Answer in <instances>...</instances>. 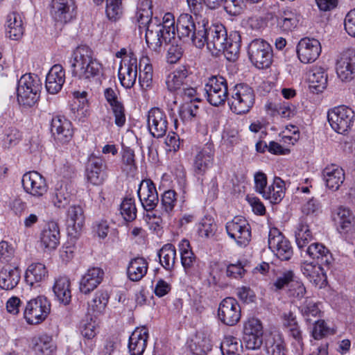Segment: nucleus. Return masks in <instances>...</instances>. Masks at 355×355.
Segmentation results:
<instances>
[{"mask_svg":"<svg viewBox=\"0 0 355 355\" xmlns=\"http://www.w3.org/2000/svg\"><path fill=\"white\" fill-rule=\"evenodd\" d=\"M199 28L196 42L197 48L202 49L206 44L212 54L222 52L229 61H235L238 58L241 42L238 32H232L228 35L222 24L209 23L206 18L202 19V26Z\"/></svg>","mask_w":355,"mask_h":355,"instance_id":"1","label":"nucleus"},{"mask_svg":"<svg viewBox=\"0 0 355 355\" xmlns=\"http://www.w3.org/2000/svg\"><path fill=\"white\" fill-rule=\"evenodd\" d=\"M68 71L71 76L78 80H90L98 76L103 69L102 64L95 58L91 49L85 45L76 47L69 60Z\"/></svg>","mask_w":355,"mask_h":355,"instance_id":"2","label":"nucleus"},{"mask_svg":"<svg viewBox=\"0 0 355 355\" xmlns=\"http://www.w3.org/2000/svg\"><path fill=\"white\" fill-rule=\"evenodd\" d=\"M155 23L151 25L146 33V42L148 47L155 51L159 52L163 44H168L175 40L176 26L174 15L166 12L162 22H159L158 18L155 17Z\"/></svg>","mask_w":355,"mask_h":355,"instance_id":"3","label":"nucleus"},{"mask_svg":"<svg viewBox=\"0 0 355 355\" xmlns=\"http://www.w3.org/2000/svg\"><path fill=\"white\" fill-rule=\"evenodd\" d=\"M41 83L36 75L24 74L17 82V98L19 105L31 107L40 98Z\"/></svg>","mask_w":355,"mask_h":355,"instance_id":"4","label":"nucleus"},{"mask_svg":"<svg viewBox=\"0 0 355 355\" xmlns=\"http://www.w3.org/2000/svg\"><path fill=\"white\" fill-rule=\"evenodd\" d=\"M327 119L335 132L345 135L354 125L355 114L352 108L346 105H338L328 110Z\"/></svg>","mask_w":355,"mask_h":355,"instance_id":"5","label":"nucleus"},{"mask_svg":"<svg viewBox=\"0 0 355 355\" xmlns=\"http://www.w3.org/2000/svg\"><path fill=\"white\" fill-rule=\"evenodd\" d=\"M254 103L253 89L246 84H238L232 91L229 104L231 110L236 114L248 112Z\"/></svg>","mask_w":355,"mask_h":355,"instance_id":"6","label":"nucleus"},{"mask_svg":"<svg viewBox=\"0 0 355 355\" xmlns=\"http://www.w3.org/2000/svg\"><path fill=\"white\" fill-rule=\"evenodd\" d=\"M250 60L258 69H267L272 62L273 53L270 44L263 39H254L248 47Z\"/></svg>","mask_w":355,"mask_h":355,"instance_id":"7","label":"nucleus"},{"mask_svg":"<svg viewBox=\"0 0 355 355\" xmlns=\"http://www.w3.org/2000/svg\"><path fill=\"white\" fill-rule=\"evenodd\" d=\"M50 311V302L45 296L40 295L26 302L23 313L28 324H38L46 320Z\"/></svg>","mask_w":355,"mask_h":355,"instance_id":"8","label":"nucleus"},{"mask_svg":"<svg viewBox=\"0 0 355 355\" xmlns=\"http://www.w3.org/2000/svg\"><path fill=\"white\" fill-rule=\"evenodd\" d=\"M207 101L213 106L223 105L228 96L227 83L225 78L215 76L209 78L204 87Z\"/></svg>","mask_w":355,"mask_h":355,"instance_id":"9","label":"nucleus"},{"mask_svg":"<svg viewBox=\"0 0 355 355\" xmlns=\"http://www.w3.org/2000/svg\"><path fill=\"white\" fill-rule=\"evenodd\" d=\"M214 160V148L212 144L207 143L200 148L193 159V169L198 180H200L202 189L204 191L202 177L212 167Z\"/></svg>","mask_w":355,"mask_h":355,"instance_id":"10","label":"nucleus"},{"mask_svg":"<svg viewBox=\"0 0 355 355\" xmlns=\"http://www.w3.org/2000/svg\"><path fill=\"white\" fill-rule=\"evenodd\" d=\"M218 320L226 326H234L241 319V309L234 297H225L219 304L217 311Z\"/></svg>","mask_w":355,"mask_h":355,"instance_id":"11","label":"nucleus"},{"mask_svg":"<svg viewBox=\"0 0 355 355\" xmlns=\"http://www.w3.org/2000/svg\"><path fill=\"white\" fill-rule=\"evenodd\" d=\"M268 248L282 261H288L293 256V251L290 241L276 227L270 229L268 233Z\"/></svg>","mask_w":355,"mask_h":355,"instance_id":"12","label":"nucleus"},{"mask_svg":"<svg viewBox=\"0 0 355 355\" xmlns=\"http://www.w3.org/2000/svg\"><path fill=\"white\" fill-rule=\"evenodd\" d=\"M197 21L195 22L193 17L188 13L181 14L177 21L176 34L178 37L184 41L191 40L193 45L196 46L197 32L202 26V18L198 19L196 17Z\"/></svg>","mask_w":355,"mask_h":355,"instance_id":"13","label":"nucleus"},{"mask_svg":"<svg viewBox=\"0 0 355 355\" xmlns=\"http://www.w3.org/2000/svg\"><path fill=\"white\" fill-rule=\"evenodd\" d=\"M225 229L228 236L240 245H247L251 240V227L245 218L235 216L227 222Z\"/></svg>","mask_w":355,"mask_h":355,"instance_id":"14","label":"nucleus"},{"mask_svg":"<svg viewBox=\"0 0 355 355\" xmlns=\"http://www.w3.org/2000/svg\"><path fill=\"white\" fill-rule=\"evenodd\" d=\"M321 51L320 42L314 38H302L296 46L297 58L304 64L315 62L320 55Z\"/></svg>","mask_w":355,"mask_h":355,"instance_id":"15","label":"nucleus"},{"mask_svg":"<svg viewBox=\"0 0 355 355\" xmlns=\"http://www.w3.org/2000/svg\"><path fill=\"white\" fill-rule=\"evenodd\" d=\"M147 125L150 135L155 138H162L166 135L168 122L165 112L159 107H153L147 116Z\"/></svg>","mask_w":355,"mask_h":355,"instance_id":"16","label":"nucleus"},{"mask_svg":"<svg viewBox=\"0 0 355 355\" xmlns=\"http://www.w3.org/2000/svg\"><path fill=\"white\" fill-rule=\"evenodd\" d=\"M118 76L121 85L125 89L134 86L137 77V59L134 55H125L122 59Z\"/></svg>","mask_w":355,"mask_h":355,"instance_id":"17","label":"nucleus"},{"mask_svg":"<svg viewBox=\"0 0 355 355\" xmlns=\"http://www.w3.org/2000/svg\"><path fill=\"white\" fill-rule=\"evenodd\" d=\"M181 263L187 275L198 277L200 275L201 262L191 250L190 243L187 240H182L179 244Z\"/></svg>","mask_w":355,"mask_h":355,"instance_id":"18","label":"nucleus"},{"mask_svg":"<svg viewBox=\"0 0 355 355\" xmlns=\"http://www.w3.org/2000/svg\"><path fill=\"white\" fill-rule=\"evenodd\" d=\"M137 195L142 207L146 211H153L157 207L159 202L158 193L151 180L148 179L141 182Z\"/></svg>","mask_w":355,"mask_h":355,"instance_id":"19","label":"nucleus"},{"mask_svg":"<svg viewBox=\"0 0 355 355\" xmlns=\"http://www.w3.org/2000/svg\"><path fill=\"white\" fill-rule=\"evenodd\" d=\"M21 182L26 192L33 196H42L47 191L45 179L36 171L26 173L22 177Z\"/></svg>","mask_w":355,"mask_h":355,"instance_id":"20","label":"nucleus"},{"mask_svg":"<svg viewBox=\"0 0 355 355\" xmlns=\"http://www.w3.org/2000/svg\"><path fill=\"white\" fill-rule=\"evenodd\" d=\"M85 220L83 207L80 205H71L68 209V237L73 242L81 231Z\"/></svg>","mask_w":355,"mask_h":355,"instance_id":"21","label":"nucleus"},{"mask_svg":"<svg viewBox=\"0 0 355 355\" xmlns=\"http://www.w3.org/2000/svg\"><path fill=\"white\" fill-rule=\"evenodd\" d=\"M332 218L340 234L348 233L355 225L354 215L345 207L340 206L336 209L332 213Z\"/></svg>","mask_w":355,"mask_h":355,"instance_id":"22","label":"nucleus"},{"mask_svg":"<svg viewBox=\"0 0 355 355\" xmlns=\"http://www.w3.org/2000/svg\"><path fill=\"white\" fill-rule=\"evenodd\" d=\"M105 170L106 164L102 158L90 157L86 169L88 181L94 185L102 184L107 178Z\"/></svg>","mask_w":355,"mask_h":355,"instance_id":"23","label":"nucleus"},{"mask_svg":"<svg viewBox=\"0 0 355 355\" xmlns=\"http://www.w3.org/2000/svg\"><path fill=\"white\" fill-rule=\"evenodd\" d=\"M311 259L315 260V263L324 265L327 269H329L334 263V259L330 250L322 243H313L309 245L305 250Z\"/></svg>","mask_w":355,"mask_h":355,"instance_id":"24","label":"nucleus"},{"mask_svg":"<svg viewBox=\"0 0 355 355\" xmlns=\"http://www.w3.org/2000/svg\"><path fill=\"white\" fill-rule=\"evenodd\" d=\"M65 82V71L60 64L53 65L46 77V91L51 94L58 93Z\"/></svg>","mask_w":355,"mask_h":355,"instance_id":"25","label":"nucleus"},{"mask_svg":"<svg viewBox=\"0 0 355 355\" xmlns=\"http://www.w3.org/2000/svg\"><path fill=\"white\" fill-rule=\"evenodd\" d=\"M322 174L327 187L332 191H337L345 180L343 169L336 164L327 165Z\"/></svg>","mask_w":355,"mask_h":355,"instance_id":"26","label":"nucleus"},{"mask_svg":"<svg viewBox=\"0 0 355 355\" xmlns=\"http://www.w3.org/2000/svg\"><path fill=\"white\" fill-rule=\"evenodd\" d=\"M336 73L343 81L352 78V74L355 73L354 49H349L343 53L337 63Z\"/></svg>","mask_w":355,"mask_h":355,"instance_id":"27","label":"nucleus"},{"mask_svg":"<svg viewBox=\"0 0 355 355\" xmlns=\"http://www.w3.org/2000/svg\"><path fill=\"white\" fill-rule=\"evenodd\" d=\"M188 83L189 71L185 66L177 68L166 79V87L171 92L178 93L184 86H188Z\"/></svg>","mask_w":355,"mask_h":355,"instance_id":"28","label":"nucleus"},{"mask_svg":"<svg viewBox=\"0 0 355 355\" xmlns=\"http://www.w3.org/2000/svg\"><path fill=\"white\" fill-rule=\"evenodd\" d=\"M104 272L98 267L89 268L80 283L81 293L87 294L94 291L102 282Z\"/></svg>","mask_w":355,"mask_h":355,"instance_id":"29","label":"nucleus"},{"mask_svg":"<svg viewBox=\"0 0 355 355\" xmlns=\"http://www.w3.org/2000/svg\"><path fill=\"white\" fill-rule=\"evenodd\" d=\"M311 220L307 216H302L295 231V241L300 249H303L313 239V234L310 228Z\"/></svg>","mask_w":355,"mask_h":355,"instance_id":"30","label":"nucleus"},{"mask_svg":"<svg viewBox=\"0 0 355 355\" xmlns=\"http://www.w3.org/2000/svg\"><path fill=\"white\" fill-rule=\"evenodd\" d=\"M148 338L146 328L135 330L129 338L128 349L130 355H142L146 347Z\"/></svg>","mask_w":355,"mask_h":355,"instance_id":"31","label":"nucleus"},{"mask_svg":"<svg viewBox=\"0 0 355 355\" xmlns=\"http://www.w3.org/2000/svg\"><path fill=\"white\" fill-rule=\"evenodd\" d=\"M24 32V28L21 15L16 12L8 14L6 24V35L11 40H18L21 38Z\"/></svg>","mask_w":355,"mask_h":355,"instance_id":"32","label":"nucleus"},{"mask_svg":"<svg viewBox=\"0 0 355 355\" xmlns=\"http://www.w3.org/2000/svg\"><path fill=\"white\" fill-rule=\"evenodd\" d=\"M41 245L49 250H54L60 243V230L58 225L55 222L49 223L40 236Z\"/></svg>","mask_w":355,"mask_h":355,"instance_id":"33","label":"nucleus"},{"mask_svg":"<svg viewBox=\"0 0 355 355\" xmlns=\"http://www.w3.org/2000/svg\"><path fill=\"white\" fill-rule=\"evenodd\" d=\"M21 270L18 267H4L0 271V287L4 290H12L19 284Z\"/></svg>","mask_w":355,"mask_h":355,"instance_id":"34","label":"nucleus"},{"mask_svg":"<svg viewBox=\"0 0 355 355\" xmlns=\"http://www.w3.org/2000/svg\"><path fill=\"white\" fill-rule=\"evenodd\" d=\"M301 270L309 281L315 285L319 284L321 281L327 279L326 270L327 269L324 265H320L318 263L305 262L302 266Z\"/></svg>","mask_w":355,"mask_h":355,"instance_id":"35","label":"nucleus"},{"mask_svg":"<svg viewBox=\"0 0 355 355\" xmlns=\"http://www.w3.org/2000/svg\"><path fill=\"white\" fill-rule=\"evenodd\" d=\"M310 87L316 93L322 92L327 85V75L322 67L315 66L309 72Z\"/></svg>","mask_w":355,"mask_h":355,"instance_id":"36","label":"nucleus"},{"mask_svg":"<svg viewBox=\"0 0 355 355\" xmlns=\"http://www.w3.org/2000/svg\"><path fill=\"white\" fill-rule=\"evenodd\" d=\"M148 262L143 257L132 259L128 264L127 274L129 279L133 282L141 279L147 273Z\"/></svg>","mask_w":355,"mask_h":355,"instance_id":"37","label":"nucleus"},{"mask_svg":"<svg viewBox=\"0 0 355 355\" xmlns=\"http://www.w3.org/2000/svg\"><path fill=\"white\" fill-rule=\"evenodd\" d=\"M47 276L48 271L43 263H33L26 270L25 281L31 286H33L35 284L45 280Z\"/></svg>","mask_w":355,"mask_h":355,"instance_id":"38","label":"nucleus"},{"mask_svg":"<svg viewBox=\"0 0 355 355\" xmlns=\"http://www.w3.org/2000/svg\"><path fill=\"white\" fill-rule=\"evenodd\" d=\"M299 310L305 322L309 324L313 322L314 320H318L322 317V314L319 307V303L309 298H306L303 304L300 306Z\"/></svg>","mask_w":355,"mask_h":355,"instance_id":"39","label":"nucleus"},{"mask_svg":"<svg viewBox=\"0 0 355 355\" xmlns=\"http://www.w3.org/2000/svg\"><path fill=\"white\" fill-rule=\"evenodd\" d=\"M32 344L34 352L38 355H52L55 350L52 338L46 334L34 337Z\"/></svg>","mask_w":355,"mask_h":355,"instance_id":"40","label":"nucleus"},{"mask_svg":"<svg viewBox=\"0 0 355 355\" xmlns=\"http://www.w3.org/2000/svg\"><path fill=\"white\" fill-rule=\"evenodd\" d=\"M300 16L291 9L283 10L277 17V26L284 32L295 29L300 21Z\"/></svg>","mask_w":355,"mask_h":355,"instance_id":"41","label":"nucleus"},{"mask_svg":"<svg viewBox=\"0 0 355 355\" xmlns=\"http://www.w3.org/2000/svg\"><path fill=\"white\" fill-rule=\"evenodd\" d=\"M109 295L106 291H98L94 298L88 303V313L97 318L104 313L109 301Z\"/></svg>","mask_w":355,"mask_h":355,"instance_id":"42","label":"nucleus"},{"mask_svg":"<svg viewBox=\"0 0 355 355\" xmlns=\"http://www.w3.org/2000/svg\"><path fill=\"white\" fill-rule=\"evenodd\" d=\"M284 327L287 329L288 334L302 347L303 346L302 331L298 324L296 316L288 312L284 314Z\"/></svg>","mask_w":355,"mask_h":355,"instance_id":"43","label":"nucleus"},{"mask_svg":"<svg viewBox=\"0 0 355 355\" xmlns=\"http://www.w3.org/2000/svg\"><path fill=\"white\" fill-rule=\"evenodd\" d=\"M157 256L164 268L170 271L173 269L176 260V249L173 244L164 245L158 251Z\"/></svg>","mask_w":355,"mask_h":355,"instance_id":"44","label":"nucleus"},{"mask_svg":"<svg viewBox=\"0 0 355 355\" xmlns=\"http://www.w3.org/2000/svg\"><path fill=\"white\" fill-rule=\"evenodd\" d=\"M72 101L71 104V112L73 114V117L78 118L85 116V107L88 103L87 95L86 91L71 92Z\"/></svg>","mask_w":355,"mask_h":355,"instance_id":"45","label":"nucleus"},{"mask_svg":"<svg viewBox=\"0 0 355 355\" xmlns=\"http://www.w3.org/2000/svg\"><path fill=\"white\" fill-rule=\"evenodd\" d=\"M266 193L269 196H263V198L269 200L272 204H277L282 201L285 194V183L279 177H275L273 183L266 188Z\"/></svg>","mask_w":355,"mask_h":355,"instance_id":"46","label":"nucleus"},{"mask_svg":"<svg viewBox=\"0 0 355 355\" xmlns=\"http://www.w3.org/2000/svg\"><path fill=\"white\" fill-rule=\"evenodd\" d=\"M98 322L96 318L90 316L82 322L80 326V332L84 338L87 340L85 344H89L90 350H92V340L95 338L98 332Z\"/></svg>","mask_w":355,"mask_h":355,"instance_id":"47","label":"nucleus"},{"mask_svg":"<svg viewBox=\"0 0 355 355\" xmlns=\"http://www.w3.org/2000/svg\"><path fill=\"white\" fill-rule=\"evenodd\" d=\"M211 348L210 339L202 334H197L190 345V349L194 355H206Z\"/></svg>","mask_w":355,"mask_h":355,"instance_id":"48","label":"nucleus"},{"mask_svg":"<svg viewBox=\"0 0 355 355\" xmlns=\"http://www.w3.org/2000/svg\"><path fill=\"white\" fill-rule=\"evenodd\" d=\"M67 182L64 180H58L52 193V202L58 209H65L67 207Z\"/></svg>","mask_w":355,"mask_h":355,"instance_id":"49","label":"nucleus"},{"mask_svg":"<svg viewBox=\"0 0 355 355\" xmlns=\"http://www.w3.org/2000/svg\"><path fill=\"white\" fill-rule=\"evenodd\" d=\"M296 275L292 270H285L279 273L275 280L270 284V288L275 292L289 288L291 283L295 279Z\"/></svg>","mask_w":355,"mask_h":355,"instance_id":"50","label":"nucleus"},{"mask_svg":"<svg viewBox=\"0 0 355 355\" xmlns=\"http://www.w3.org/2000/svg\"><path fill=\"white\" fill-rule=\"evenodd\" d=\"M220 347L223 355H236L242 349L243 346L239 338L233 336H226Z\"/></svg>","mask_w":355,"mask_h":355,"instance_id":"51","label":"nucleus"},{"mask_svg":"<svg viewBox=\"0 0 355 355\" xmlns=\"http://www.w3.org/2000/svg\"><path fill=\"white\" fill-rule=\"evenodd\" d=\"M120 214L127 222L134 220L137 217V208L135 199L125 197L120 205Z\"/></svg>","mask_w":355,"mask_h":355,"instance_id":"52","label":"nucleus"},{"mask_svg":"<svg viewBox=\"0 0 355 355\" xmlns=\"http://www.w3.org/2000/svg\"><path fill=\"white\" fill-rule=\"evenodd\" d=\"M50 12L55 21L65 24L67 22V0H52Z\"/></svg>","mask_w":355,"mask_h":355,"instance_id":"53","label":"nucleus"},{"mask_svg":"<svg viewBox=\"0 0 355 355\" xmlns=\"http://www.w3.org/2000/svg\"><path fill=\"white\" fill-rule=\"evenodd\" d=\"M63 120L65 121L64 116L58 115L53 117L51 121V132L55 140L64 144L67 141V135L63 134L64 131Z\"/></svg>","mask_w":355,"mask_h":355,"instance_id":"54","label":"nucleus"},{"mask_svg":"<svg viewBox=\"0 0 355 355\" xmlns=\"http://www.w3.org/2000/svg\"><path fill=\"white\" fill-rule=\"evenodd\" d=\"M123 0H106L105 13L109 20L116 21L123 14Z\"/></svg>","mask_w":355,"mask_h":355,"instance_id":"55","label":"nucleus"},{"mask_svg":"<svg viewBox=\"0 0 355 355\" xmlns=\"http://www.w3.org/2000/svg\"><path fill=\"white\" fill-rule=\"evenodd\" d=\"M55 298L64 305L67 304V277L60 276L55 279L53 286Z\"/></svg>","mask_w":355,"mask_h":355,"instance_id":"56","label":"nucleus"},{"mask_svg":"<svg viewBox=\"0 0 355 355\" xmlns=\"http://www.w3.org/2000/svg\"><path fill=\"white\" fill-rule=\"evenodd\" d=\"M199 107L194 103H185L179 109V116L183 122L192 121L198 115Z\"/></svg>","mask_w":355,"mask_h":355,"instance_id":"57","label":"nucleus"},{"mask_svg":"<svg viewBox=\"0 0 355 355\" xmlns=\"http://www.w3.org/2000/svg\"><path fill=\"white\" fill-rule=\"evenodd\" d=\"M268 107L269 109L276 112L282 117L286 119H291L296 113L295 107L290 105L288 103L278 104L270 103Z\"/></svg>","mask_w":355,"mask_h":355,"instance_id":"58","label":"nucleus"},{"mask_svg":"<svg viewBox=\"0 0 355 355\" xmlns=\"http://www.w3.org/2000/svg\"><path fill=\"white\" fill-rule=\"evenodd\" d=\"M286 346L284 341L280 336L274 338L266 345V352L268 355H286Z\"/></svg>","mask_w":355,"mask_h":355,"instance_id":"59","label":"nucleus"},{"mask_svg":"<svg viewBox=\"0 0 355 355\" xmlns=\"http://www.w3.org/2000/svg\"><path fill=\"white\" fill-rule=\"evenodd\" d=\"M152 17L153 13H150L148 10L141 11L137 9L135 15V19L138 24V27L140 31L145 30L146 33L148 29L150 28V26L155 24L153 21Z\"/></svg>","mask_w":355,"mask_h":355,"instance_id":"60","label":"nucleus"},{"mask_svg":"<svg viewBox=\"0 0 355 355\" xmlns=\"http://www.w3.org/2000/svg\"><path fill=\"white\" fill-rule=\"evenodd\" d=\"M176 193L173 190H168L164 192L161 196V206L166 214L171 212L176 203Z\"/></svg>","mask_w":355,"mask_h":355,"instance_id":"61","label":"nucleus"},{"mask_svg":"<svg viewBox=\"0 0 355 355\" xmlns=\"http://www.w3.org/2000/svg\"><path fill=\"white\" fill-rule=\"evenodd\" d=\"M139 83L144 89H147L153 83V67L150 64H146L143 69H140L139 74Z\"/></svg>","mask_w":355,"mask_h":355,"instance_id":"62","label":"nucleus"},{"mask_svg":"<svg viewBox=\"0 0 355 355\" xmlns=\"http://www.w3.org/2000/svg\"><path fill=\"white\" fill-rule=\"evenodd\" d=\"M313 327L311 330V336L315 340H320L329 334V328L323 320H314Z\"/></svg>","mask_w":355,"mask_h":355,"instance_id":"63","label":"nucleus"},{"mask_svg":"<svg viewBox=\"0 0 355 355\" xmlns=\"http://www.w3.org/2000/svg\"><path fill=\"white\" fill-rule=\"evenodd\" d=\"M288 293L290 296H293L299 300L304 297L306 293V288L304 284L297 276L288 289Z\"/></svg>","mask_w":355,"mask_h":355,"instance_id":"64","label":"nucleus"}]
</instances>
